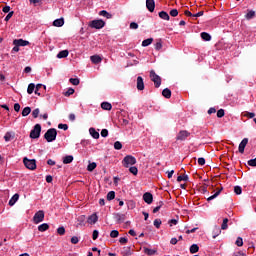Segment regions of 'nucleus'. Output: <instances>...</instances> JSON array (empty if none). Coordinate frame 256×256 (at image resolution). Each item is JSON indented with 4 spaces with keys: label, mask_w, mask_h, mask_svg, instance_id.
<instances>
[{
    "label": "nucleus",
    "mask_w": 256,
    "mask_h": 256,
    "mask_svg": "<svg viewBox=\"0 0 256 256\" xmlns=\"http://www.w3.org/2000/svg\"><path fill=\"white\" fill-rule=\"evenodd\" d=\"M44 138L48 143H53L55 139H57V129L50 128L47 130V132L44 134Z\"/></svg>",
    "instance_id": "1"
},
{
    "label": "nucleus",
    "mask_w": 256,
    "mask_h": 256,
    "mask_svg": "<svg viewBox=\"0 0 256 256\" xmlns=\"http://www.w3.org/2000/svg\"><path fill=\"white\" fill-rule=\"evenodd\" d=\"M23 163L27 169H30V171H35L37 169V161H35V159H28L25 157Z\"/></svg>",
    "instance_id": "2"
},
{
    "label": "nucleus",
    "mask_w": 256,
    "mask_h": 256,
    "mask_svg": "<svg viewBox=\"0 0 256 256\" xmlns=\"http://www.w3.org/2000/svg\"><path fill=\"white\" fill-rule=\"evenodd\" d=\"M44 220H45V212L43 210H39L33 216V223H35V225H39V223H43Z\"/></svg>",
    "instance_id": "3"
},
{
    "label": "nucleus",
    "mask_w": 256,
    "mask_h": 256,
    "mask_svg": "<svg viewBox=\"0 0 256 256\" xmlns=\"http://www.w3.org/2000/svg\"><path fill=\"white\" fill-rule=\"evenodd\" d=\"M41 137V124H36L34 129L30 132L31 139H39Z\"/></svg>",
    "instance_id": "4"
},
{
    "label": "nucleus",
    "mask_w": 256,
    "mask_h": 256,
    "mask_svg": "<svg viewBox=\"0 0 256 256\" xmlns=\"http://www.w3.org/2000/svg\"><path fill=\"white\" fill-rule=\"evenodd\" d=\"M150 79L153 81L156 88L161 87V77L157 75L153 70L150 72Z\"/></svg>",
    "instance_id": "5"
},
{
    "label": "nucleus",
    "mask_w": 256,
    "mask_h": 256,
    "mask_svg": "<svg viewBox=\"0 0 256 256\" xmlns=\"http://www.w3.org/2000/svg\"><path fill=\"white\" fill-rule=\"evenodd\" d=\"M91 29H103L105 27V21L103 20H93L89 23Z\"/></svg>",
    "instance_id": "6"
},
{
    "label": "nucleus",
    "mask_w": 256,
    "mask_h": 256,
    "mask_svg": "<svg viewBox=\"0 0 256 256\" xmlns=\"http://www.w3.org/2000/svg\"><path fill=\"white\" fill-rule=\"evenodd\" d=\"M135 163H137V159H135V157L131 156V155H127L123 160H122V164L125 167H129L130 165H135Z\"/></svg>",
    "instance_id": "7"
},
{
    "label": "nucleus",
    "mask_w": 256,
    "mask_h": 256,
    "mask_svg": "<svg viewBox=\"0 0 256 256\" xmlns=\"http://www.w3.org/2000/svg\"><path fill=\"white\" fill-rule=\"evenodd\" d=\"M190 135H191V133H189V131L182 130V131L178 132V134L176 136V141H185Z\"/></svg>",
    "instance_id": "8"
},
{
    "label": "nucleus",
    "mask_w": 256,
    "mask_h": 256,
    "mask_svg": "<svg viewBox=\"0 0 256 256\" xmlns=\"http://www.w3.org/2000/svg\"><path fill=\"white\" fill-rule=\"evenodd\" d=\"M13 45H17V47H27V45H29V41L23 39H15L13 41Z\"/></svg>",
    "instance_id": "9"
},
{
    "label": "nucleus",
    "mask_w": 256,
    "mask_h": 256,
    "mask_svg": "<svg viewBox=\"0 0 256 256\" xmlns=\"http://www.w3.org/2000/svg\"><path fill=\"white\" fill-rule=\"evenodd\" d=\"M143 201L147 203V205H151L153 203V194L146 192L143 194Z\"/></svg>",
    "instance_id": "10"
},
{
    "label": "nucleus",
    "mask_w": 256,
    "mask_h": 256,
    "mask_svg": "<svg viewBox=\"0 0 256 256\" xmlns=\"http://www.w3.org/2000/svg\"><path fill=\"white\" fill-rule=\"evenodd\" d=\"M137 89L138 91H143V89H145V82L141 76L137 77Z\"/></svg>",
    "instance_id": "11"
},
{
    "label": "nucleus",
    "mask_w": 256,
    "mask_h": 256,
    "mask_svg": "<svg viewBox=\"0 0 256 256\" xmlns=\"http://www.w3.org/2000/svg\"><path fill=\"white\" fill-rule=\"evenodd\" d=\"M247 143H249V139L244 138L239 144V153H245V147H247Z\"/></svg>",
    "instance_id": "12"
},
{
    "label": "nucleus",
    "mask_w": 256,
    "mask_h": 256,
    "mask_svg": "<svg viewBox=\"0 0 256 256\" xmlns=\"http://www.w3.org/2000/svg\"><path fill=\"white\" fill-rule=\"evenodd\" d=\"M146 7L150 13L155 11V0H146Z\"/></svg>",
    "instance_id": "13"
},
{
    "label": "nucleus",
    "mask_w": 256,
    "mask_h": 256,
    "mask_svg": "<svg viewBox=\"0 0 256 256\" xmlns=\"http://www.w3.org/2000/svg\"><path fill=\"white\" fill-rule=\"evenodd\" d=\"M99 220V217L97 216V214H92L88 217V223L90 225H95V223H97V221Z\"/></svg>",
    "instance_id": "14"
},
{
    "label": "nucleus",
    "mask_w": 256,
    "mask_h": 256,
    "mask_svg": "<svg viewBox=\"0 0 256 256\" xmlns=\"http://www.w3.org/2000/svg\"><path fill=\"white\" fill-rule=\"evenodd\" d=\"M17 201H19V194L16 193L14 194L11 199L9 200L8 205H10V207H13V205H15V203H17Z\"/></svg>",
    "instance_id": "15"
},
{
    "label": "nucleus",
    "mask_w": 256,
    "mask_h": 256,
    "mask_svg": "<svg viewBox=\"0 0 256 256\" xmlns=\"http://www.w3.org/2000/svg\"><path fill=\"white\" fill-rule=\"evenodd\" d=\"M212 234L213 239H216L217 237H219V235H221V228L219 226H214Z\"/></svg>",
    "instance_id": "16"
},
{
    "label": "nucleus",
    "mask_w": 256,
    "mask_h": 256,
    "mask_svg": "<svg viewBox=\"0 0 256 256\" xmlns=\"http://www.w3.org/2000/svg\"><path fill=\"white\" fill-rule=\"evenodd\" d=\"M54 27H63L65 25V20L63 18H59L54 20L53 22Z\"/></svg>",
    "instance_id": "17"
},
{
    "label": "nucleus",
    "mask_w": 256,
    "mask_h": 256,
    "mask_svg": "<svg viewBox=\"0 0 256 256\" xmlns=\"http://www.w3.org/2000/svg\"><path fill=\"white\" fill-rule=\"evenodd\" d=\"M101 108H102L104 111H111V109H113V106H112L111 103H109V102H102V103H101Z\"/></svg>",
    "instance_id": "18"
},
{
    "label": "nucleus",
    "mask_w": 256,
    "mask_h": 256,
    "mask_svg": "<svg viewBox=\"0 0 256 256\" xmlns=\"http://www.w3.org/2000/svg\"><path fill=\"white\" fill-rule=\"evenodd\" d=\"M65 57H69V51L68 50H62L57 54L58 59H65Z\"/></svg>",
    "instance_id": "19"
},
{
    "label": "nucleus",
    "mask_w": 256,
    "mask_h": 256,
    "mask_svg": "<svg viewBox=\"0 0 256 256\" xmlns=\"http://www.w3.org/2000/svg\"><path fill=\"white\" fill-rule=\"evenodd\" d=\"M77 221H78V223H77L76 227H84V225H85V215L79 216Z\"/></svg>",
    "instance_id": "20"
},
{
    "label": "nucleus",
    "mask_w": 256,
    "mask_h": 256,
    "mask_svg": "<svg viewBox=\"0 0 256 256\" xmlns=\"http://www.w3.org/2000/svg\"><path fill=\"white\" fill-rule=\"evenodd\" d=\"M99 15H101V17H105L106 19H113V15L107 12V10L100 11Z\"/></svg>",
    "instance_id": "21"
},
{
    "label": "nucleus",
    "mask_w": 256,
    "mask_h": 256,
    "mask_svg": "<svg viewBox=\"0 0 256 256\" xmlns=\"http://www.w3.org/2000/svg\"><path fill=\"white\" fill-rule=\"evenodd\" d=\"M92 63H94L95 65H97L98 63H101L102 59L99 55H93L90 57Z\"/></svg>",
    "instance_id": "22"
},
{
    "label": "nucleus",
    "mask_w": 256,
    "mask_h": 256,
    "mask_svg": "<svg viewBox=\"0 0 256 256\" xmlns=\"http://www.w3.org/2000/svg\"><path fill=\"white\" fill-rule=\"evenodd\" d=\"M14 138H15V133H13V132H7L4 136V139L6 142H9Z\"/></svg>",
    "instance_id": "23"
},
{
    "label": "nucleus",
    "mask_w": 256,
    "mask_h": 256,
    "mask_svg": "<svg viewBox=\"0 0 256 256\" xmlns=\"http://www.w3.org/2000/svg\"><path fill=\"white\" fill-rule=\"evenodd\" d=\"M89 133L93 137V139H99V132H97L95 128H90Z\"/></svg>",
    "instance_id": "24"
},
{
    "label": "nucleus",
    "mask_w": 256,
    "mask_h": 256,
    "mask_svg": "<svg viewBox=\"0 0 256 256\" xmlns=\"http://www.w3.org/2000/svg\"><path fill=\"white\" fill-rule=\"evenodd\" d=\"M160 19H163L164 21H169L170 17L169 14L165 11L159 12Z\"/></svg>",
    "instance_id": "25"
},
{
    "label": "nucleus",
    "mask_w": 256,
    "mask_h": 256,
    "mask_svg": "<svg viewBox=\"0 0 256 256\" xmlns=\"http://www.w3.org/2000/svg\"><path fill=\"white\" fill-rule=\"evenodd\" d=\"M64 165H69V163H73V156L68 155L63 158Z\"/></svg>",
    "instance_id": "26"
},
{
    "label": "nucleus",
    "mask_w": 256,
    "mask_h": 256,
    "mask_svg": "<svg viewBox=\"0 0 256 256\" xmlns=\"http://www.w3.org/2000/svg\"><path fill=\"white\" fill-rule=\"evenodd\" d=\"M114 217L118 223H123V221H125V214H115Z\"/></svg>",
    "instance_id": "27"
},
{
    "label": "nucleus",
    "mask_w": 256,
    "mask_h": 256,
    "mask_svg": "<svg viewBox=\"0 0 256 256\" xmlns=\"http://www.w3.org/2000/svg\"><path fill=\"white\" fill-rule=\"evenodd\" d=\"M162 95L163 97H165L166 99H171V90H169V88H166L162 91Z\"/></svg>",
    "instance_id": "28"
},
{
    "label": "nucleus",
    "mask_w": 256,
    "mask_h": 256,
    "mask_svg": "<svg viewBox=\"0 0 256 256\" xmlns=\"http://www.w3.org/2000/svg\"><path fill=\"white\" fill-rule=\"evenodd\" d=\"M47 229H49V224L47 223H43L38 226V231H40L41 233H43L44 231H47Z\"/></svg>",
    "instance_id": "29"
},
{
    "label": "nucleus",
    "mask_w": 256,
    "mask_h": 256,
    "mask_svg": "<svg viewBox=\"0 0 256 256\" xmlns=\"http://www.w3.org/2000/svg\"><path fill=\"white\" fill-rule=\"evenodd\" d=\"M222 189H219L217 192H215L212 196L207 198V201H213V199H217L219 195H221Z\"/></svg>",
    "instance_id": "30"
},
{
    "label": "nucleus",
    "mask_w": 256,
    "mask_h": 256,
    "mask_svg": "<svg viewBox=\"0 0 256 256\" xmlns=\"http://www.w3.org/2000/svg\"><path fill=\"white\" fill-rule=\"evenodd\" d=\"M201 38L203 39V41H209L211 39V35L207 32H202Z\"/></svg>",
    "instance_id": "31"
},
{
    "label": "nucleus",
    "mask_w": 256,
    "mask_h": 256,
    "mask_svg": "<svg viewBox=\"0 0 256 256\" xmlns=\"http://www.w3.org/2000/svg\"><path fill=\"white\" fill-rule=\"evenodd\" d=\"M153 43V38H148L142 42V47H149Z\"/></svg>",
    "instance_id": "32"
},
{
    "label": "nucleus",
    "mask_w": 256,
    "mask_h": 256,
    "mask_svg": "<svg viewBox=\"0 0 256 256\" xmlns=\"http://www.w3.org/2000/svg\"><path fill=\"white\" fill-rule=\"evenodd\" d=\"M33 91H35V85L33 83H30L27 88L28 95H32Z\"/></svg>",
    "instance_id": "33"
},
{
    "label": "nucleus",
    "mask_w": 256,
    "mask_h": 256,
    "mask_svg": "<svg viewBox=\"0 0 256 256\" xmlns=\"http://www.w3.org/2000/svg\"><path fill=\"white\" fill-rule=\"evenodd\" d=\"M31 113V107H25L22 110V117H27V115H29Z\"/></svg>",
    "instance_id": "34"
},
{
    "label": "nucleus",
    "mask_w": 256,
    "mask_h": 256,
    "mask_svg": "<svg viewBox=\"0 0 256 256\" xmlns=\"http://www.w3.org/2000/svg\"><path fill=\"white\" fill-rule=\"evenodd\" d=\"M97 169V163L92 162L87 166V171H95Z\"/></svg>",
    "instance_id": "35"
},
{
    "label": "nucleus",
    "mask_w": 256,
    "mask_h": 256,
    "mask_svg": "<svg viewBox=\"0 0 256 256\" xmlns=\"http://www.w3.org/2000/svg\"><path fill=\"white\" fill-rule=\"evenodd\" d=\"M199 252V246L197 244H193L190 246V253H198Z\"/></svg>",
    "instance_id": "36"
},
{
    "label": "nucleus",
    "mask_w": 256,
    "mask_h": 256,
    "mask_svg": "<svg viewBox=\"0 0 256 256\" xmlns=\"http://www.w3.org/2000/svg\"><path fill=\"white\" fill-rule=\"evenodd\" d=\"M164 203L163 201H160L157 206L153 209V213H159L161 207H163Z\"/></svg>",
    "instance_id": "37"
},
{
    "label": "nucleus",
    "mask_w": 256,
    "mask_h": 256,
    "mask_svg": "<svg viewBox=\"0 0 256 256\" xmlns=\"http://www.w3.org/2000/svg\"><path fill=\"white\" fill-rule=\"evenodd\" d=\"M246 19H253L255 17V11L248 10L247 14L245 15Z\"/></svg>",
    "instance_id": "38"
},
{
    "label": "nucleus",
    "mask_w": 256,
    "mask_h": 256,
    "mask_svg": "<svg viewBox=\"0 0 256 256\" xmlns=\"http://www.w3.org/2000/svg\"><path fill=\"white\" fill-rule=\"evenodd\" d=\"M113 199H115V191H110L107 194V200L108 201H113Z\"/></svg>",
    "instance_id": "39"
},
{
    "label": "nucleus",
    "mask_w": 256,
    "mask_h": 256,
    "mask_svg": "<svg viewBox=\"0 0 256 256\" xmlns=\"http://www.w3.org/2000/svg\"><path fill=\"white\" fill-rule=\"evenodd\" d=\"M177 181L178 183H181V181H189V176L188 175L178 176Z\"/></svg>",
    "instance_id": "40"
},
{
    "label": "nucleus",
    "mask_w": 256,
    "mask_h": 256,
    "mask_svg": "<svg viewBox=\"0 0 256 256\" xmlns=\"http://www.w3.org/2000/svg\"><path fill=\"white\" fill-rule=\"evenodd\" d=\"M155 49H156V51H161V49H163V42L161 40L156 42Z\"/></svg>",
    "instance_id": "41"
},
{
    "label": "nucleus",
    "mask_w": 256,
    "mask_h": 256,
    "mask_svg": "<svg viewBox=\"0 0 256 256\" xmlns=\"http://www.w3.org/2000/svg\"><path fill=\"white\" fill-rule=\"evenodd\" d=\"M144 253L146 255H155V253H157V252L155 250H153V249L144 248Z\"/></svg>",
    "instance_id": "42"
},
{
    "label": "nucleus",
    "mask_w": 256,
    "mask_h": 256,
    "mask_svg": "<svg viewBox=\"0 0 256 256\" xmlns=\"http://www.w3.org/2000/svg\"><path fill=\"white\" fill-rule=\"evenodd\" d=\"M114 149H116L117 151L123 149V144H121V142H119V141H116L114 143Z\"/></svg>",
    "instance_id": "43"
},
{
    "label": "nucleus",
    "mask_w": 256,
    "mask_h": 256,
    "mask_svg": "<svg viewBox=\"0 0 256 256\" xmlns=\"http://www.w3.org/2000/svg\"><path fill=\"white\" fill-rule=\"evenodd\" d=\"M110 237H111L112 239H116V237H119V231H117V230H112V231L110 232Z\"/></svg>",
    "instance_id": "44"
},
{
    "label": "nucleus",
    "mask_w": 256,
    "mask_h": 256,
    "mask_svg": "<svg viewBox=\"0 0 256 256\" xmlns=\"http://www.w3.org/2000/svg\"><path fill=\"white\" fill-rule=\"evenodd\" d=\"M227 223H229V219H227V218H225L224 220H223V222H222V225H221V229L223 230V231H225V229H227Z\"/></svg>",
    "instance_id": "45"
},
{
    "label": "nucleus",
    "mask_w": 256,
    "mask_h": 256,
    "mask_svg": "<svg viewBox=\"0 0 256 256\" xmlns=\"http://www.w3.org/2000/svg\"><path fill=\"white\" fill-rule=\"evenodd\" d=\"M129 171L132 173V175H137L139 173V170L135 166L130 167Z\"/></svg>",
    "instance_id": "46"
},
{
    "label": "nucleus",
    "mask_w": 256,
    "mask_h": 256,
    "mask_svg": "<svg viewBox=\"0 0 256 256\" xmlns=\"http://www.w3.org/2000/svg\"><path fill=\"white\" fill-rule=\"evenodd\" d=\"M73 93H75V89L73 88H69L65 93V97H69L70 95H73Z\"/></svg>",
    "instance_id": "47"
},
{
    "label": "nucleus",
    "mask_w": 256,
    "mask_h": 256,
    "mask_svg": "<svg viewBox=\"0 0 256 256\" xmlns=\"http://www.w3.org/2000/svg\"><path fill=\"white\" fill-rule=\"evenodd\" d=\"M41 87H43V84H37L34 90L35 95H41V93H39Z\"/></svg>",
    "instance_id": "48"
},
{
    "label": "nucleus",
    "mask_w": 256,
    "mask_h": 256,
    "mask_svg": "<svg viewBox=\"0 0 256 256\" xmlns=\"http://www.w3.org/2000/svg\"><path fill=\"white\" fill-rule=\"evenodd\" d=\"M234 193H236V195H241V193H243V190L241 189L240 186H235Z\"/></svg>",
    "instance_id": "49"
},
{
    "label": "nucleus",
    "mask_w": 256,
    "mask_h": 256,
    "mask_svg": "<svg viewBox=\"0 0 256 256\" xmlns=\"http://www.w3.org/2000/svg\"><path fill=\"white\" fill-rule=\"evenodd\" d=\"M243 116L248 117L249 119H253V117H255V113H253V112H244Z\"/></svg>",
    "instance_id": "50"
},
{
    "label": "nucleus",
    "mask_w": 256,
    "mask_h": 256,
    "mask_svg": "<svg viewBox=\"0 0 256 256\" xmlns=\"http://www.w3.org/2000/svg\"><path fill=\"white\" fill-rule=\"evenodd\" d=\"M161 219H155L154 220V227H156V229H159L161 227Z\"/></svg>",
    "instance_id": "51"
},
{
    "label": "nucleus",
    "mask_w": 256,
    "mask_h": 256,
    "mask_svg": "<svg viewBox=\"0 0 256 256\" xmlns=\"http://www.w3.org/2000/svg\"><path fill=\"white\" fill-rule=\"evenodd\" d=\"M235 243L237 247H243V238L238 237Z\"/></svg>",
    "instance_id": "52"
},
{
    "label": "nucleus",
    "mask_w": 256,
    "mask_h": 256,
    "mask_svg": "<svg viewBox=\"0 0 256 256\" xmlns=\"http://www.w3.org/2000/svg\"><path fill=\"white\" fill-rule=\"evenodd\" d=\"M39 108H36L32 111V116L34 117V119H37V117H39Z\"/></svg>",
    "instance_id": "53"
},
{
    "label": "nucleus",
    "mask_w": 256,
    "mask_h": 256,
    "mask_svg": "<svg viewBox=\"0 0 256 256\" xmlns=\"http://www.w3.org/2000/svg\"><path fill=\"white\" fill-rule=\"evenodd\" d=\"M217 117L221 119V117H225V110L220 109L217 111Z\"/></svg>",
    "instance_id": "54"
},
{
    "label": "nucleus",
    "mask_w": 256,
    "mask_h": 256,
    "mask_svg": "<svg viewBox=\"0 0 256 256\" xmlns=\"http://www.w3.org/2000/svg\"><path fill=\"white\" fill-rule=\"evenodd\" d=\"M248 165L250 167H256V158L248 160Z\"/></svg>",
    "instance_id": "55"
},
{
    "label": "nucleus",
    "mask_w": 256,
    "mask_h": 256,
    "mask_svg": "<svg viewBox=\"0 0 256 256\" xmlns=\"http://www.w3.org/2000/svg\"><path fill=\"white\" fill-rule=\"evenodd\" d=\"M71 243H72V245H77V243H79V237L73 236L71 238Z\"/></svg>",
    "instance_id": "56"
},
{
    "label": "nucleus",
    "mask_w": 256,
    "mask_h": 256,
    "mask_svg": "<svg viewBox=\"0 0 256 256\" xmlns=\"http://www.w3.org/2000/svg\"><path fill=\"white\" fill-rule=\"evenodd\" d=\"M70 83L72 85H79V78H70Z\"/></svg>",
    "instance_id": "57"
},
{
    "label": "nucleus",
    "mask_w": 256,
    "mask_h": 256,
    "mask_svg": "<svg viewBox=\"0 0 256 256\" xmlns=\"http://www.w3.org/2000/svg\"><path fill=\"white\" fill-rule=\"evenodd\" d=\"M170 15L171 17H177V15H179V11H177V9H172L170 11Z\"/></svg>",
    "instance_id": "58"
},
{
    "label": "nucleus",
    "mask_w": 256,
    "mask_h": 256,
    "mask_svg": "<svg viewBox=\"0 0 256 256\" xmlns=\"http://www.w3.org/2000/svg\"><path fill=\"white\" fill-rule=\"evenodd\" d=\"M58 129H63V131H67V129H69V126L67 124H59Z\"/></svg>",
    "instance_id": "59"
},
{
    "label": "nucleus",
    "mask_w": 256,
    "mask_h": 256,
    "mask_svg": "<svg viewBox=\"0 0 256 256\" xmlns=\"http://www.w3.org/2000/svg\"><path fill=\"white\" fill-rule=\"evenodd\" d=\"M57 233H58V235H63L64 233H65V227H59L58 229H57Z\"/></svg>",
    "instance_id": "60"
},
{
    "label": "nucleus",
    "mask_w": 256,
    "mask_h": 256,
    "mask_svg": "<svg viewBox=\"0 0 256 256\" xmlns=\"http://www.w3.org/2000/svg\"><path fill=\"white\" fill-rule=\"evenodd\" d=\"M109 135V130L107 129H102L101 131V137H107Z\"/></svg>",
    "instance_id": "61"
},
{
    "label": "nucleus",
    "mask_w": 256,
    "mask_h": 256,
    "mask_svg": "<svg viewBox=\"0 0 256 256\" xmlns=\"http://www.w3.org/2000/svg\"><path fill=\"white\" fill-rule=\"evenodd\" d=\"M130 29H139V24H137L136 22L130 23Z\"/></svg>",
    "instance_id": "62"
},
{
    "label": "nucleus",
    "mask_w": 256,
    "mask_h": 256,
    "mask_svg": "<svg viewBox=\"0 0 256 256\" xmlns=\"http://www.w3.org/2000/svg\"><path fill=\"white\" fill-rule=\"evenodd\" d=\"M198 165L203 167V165H205V158H198Z\"/></svg>",
    "instance_id": "63"
},
{
    "label": "nucleus",
    "mask_w": 256,
    "mask_h": 256,
    "mask_svg": "<svg viewBox=\"0 0 256 256\" xmlns=\"http://www.w3.org/2000/svg\"><path fill=\"white\" fill-rule=\"evenodd\" d=\"M233 256H247V255L245 253H243V252H235L233 254Z\"/></svg>",
    "instance_id": "64"
}]
</instances>
